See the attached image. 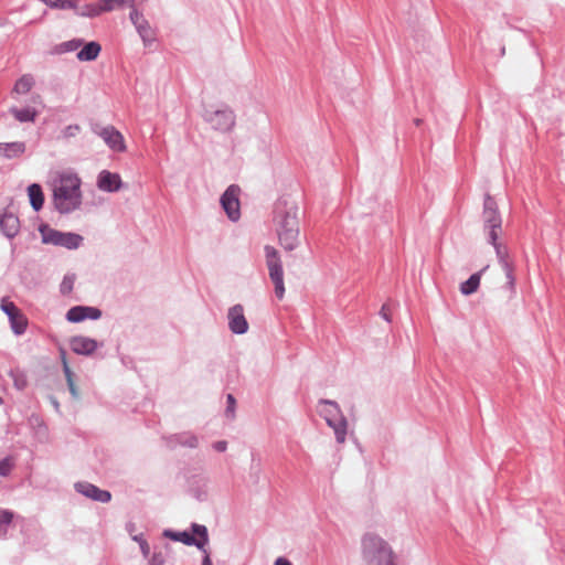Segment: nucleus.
Listing matches in <instances>:
<instances>
[{
    "label": "nucleus",
    "mask_w": 565,
    "mask_h": 565,
    "mask_svg": "<svg viewBox=\"0 0 565 565\" xmlns=\"http://www.w3.org/2000/svg\"><path fill=\"white\" fill-rule=\"evenodd\" d=\"M483 231L489 243L493 245L501 266L502 276L495 279V285L500 289L513 292L515 289L514 263L508 247L499 242L502 235V218L495 201L490 195H486L483 204Z\"/></svg>",
    "instance_id": "f257e3e1"
},
{
    "label": "nucleus",
    "mask_w": 565,
    "mask_h": 565,
    "mask_svg": "<svg viewBox=\"0 0 565 565\" xmlns=\"http://www.w3.org/2000/svg\"><path fill=\"white\" fill-rule=\"evenodd\" d=\"M363 557L369 565H394L391 547L374 534H366L362 541Z\"/></svg>",
    "instance_id": "f03ea898"
},
{
    "label": "nucleus",
    "mask_w": 565,
    "mask_h": 565,
    "mask_svg": "<svg viewBox=\"0 0 565 565\" xmlns=\"http://www.w3.org/2000/svg\"><path fill=\"white\" fill-rule=\"evenodd\" d=\"M318 412L326 419L328 426L333 429L337 441L343 444L347 438L348 422L341 414L338 404L332 401H321Z\"/></svg>",
    "instance_id": "7ed1b4c3"
},
{
    "label": "nucleus",
    "mask_w": 565,
    "mask_h": 565,
    "mask_svg": "<svg viewBox=\"0 0 565 565\" xmlns=\"http://www.w3.org/2000/svg\"><path fill=\"white\" fill-rule=\"evenodd\" d=\"M266 266L271 282L275 286V295L282 299L285 295L284 270L278 250L273 246H265Z\"/></svg>",
    "instance_id": "20e7f679"
},
{
    "label": "nucleus",
    "mask_w": 565,
    "mask_h": 565,
    "mask_svg": "<svg viewBox=\"0 0 565 565\" xmlns=\"http://www.w3.org/2000/svg\"><path fill=\"white\" fill-rule=\"evenodd\" d=\"M299 225L296 213L287 212L279 221L278 238L286 250H292L298 245Z\"/></svg>",
    "instance_id": "39448f33"
},
{
    "label": "nucleus",
    "mask_w": 565,
    "mask_h": 565,
    "mask_svg": "<svg viewBox=\"0 0 565 565\" xmlns=\"http://www.w3.org/2000/svg\"><path fill=\"white\" fill-rule=\"evenodd\" d=\"M54 206L61 213L71 211V177L61 174L52 180Z\"/></svg>",
    "instance_id": "423d86ee"
},
{
    "label": "nucleus",
    "mask_w": 565,
    "mask_h": 565,
    "mask_svg": "<svg viewBox=\"0 0 565 565\" xmlns=\"http://www.w3.org/2000/svg\"><path fill=\"white\" fill-rule=\"evenodd\" d=\"M143 1L145 0H100L98 3L84 7L79 14L85 17H96L103 12H109L124 6H128L134 9Z\"/></svg>",
    "instance_id": "0eeeda50"
},
{
    "label": "nucleus",
    "mask_w": 565,
    "mask_h": 565,
    "mask_svg": "<svg viewBox=\"0 0 565 565\" xmlns=\"http://www.w3.org/2000/svg\"><path fill=\"white\" fill-rule=\"evenodd\" d=\"M1 310L9 317L11 328L15 334H21L26 328V318L20 309L9 299L3 298L0 305Z\"/></svg>",
    "instance_id": "6e6552de"
},
{
    "label": "nucleus",
    "mask_w": 565,
    "mask_h": 565,
    "mask_svg": "<svg viewBox=\"0 0 565 565\" xmlns=\"http://www.w3.org/2000/svg\"><path fill=\"white\" fill-rule=\"evenodd\" d=\"M206 120L220 131H228L235 125L234 113L228 107L207 113Z\"/></svg>",
    "instance_id": "1a4fd4ad"
},
{
    "label": "nucleus",
    "mask_w": 565,
    "mask_h": 565,
    "mask_svg": "<svg viewBox=\"0 0 565 565\" xmlns=\"http://www.w3.org/2000/svg\"><path fill=\"white\" fill-rule=\"evenodd\" d=\"M239 188L231 185L221 198V204L232 221L238 220L239 213Z\"/></svg>",
    "instance_id": "9d476101"
},
{
    "label": "nucleus",
    "mask_w": 565,
    "mask_h": 565,
    "mask_svg": "<svg viewBox=\"0 0 565 565\" xmlns=\"http://www.w3.org/2000/svg\"><path fill=\"white\" fill-rule=\"evenodd\" d=\"M39 232L41 234L43 244H51L55 246H63L66 248H71V234L62 233L56 231L49 225H41L39 227Z\"/></svg>",
    "instance_id": "9b49d317"
},
{
    "label": "nucleus",
    "mask_w": 565,
    "mask_h": 565,
    "mask_svg": "<svg viewBox=\"0 0 565 565\" xmlns=\"http://www.w3.org/2000/svg\"><path fill=\"white\" fill-rule=\"evenodd\" d=\"M130 20L136 26L139 35L141 36L145 45H150L156 40L154 30L150 26L148 21L135 8L130 13Z\"/></svg>",
    "instance_id": "f8f14e48"
},
{
    "label": "nucleus",
    "mask_w": 565,
    "mask_h": 565,
    "mask_svg": "<svg viewBox=\"0 0 565 565\" xmlns=\"http://www.w3.org/2000/svg\"><path fill=\"white\" fill-rule=\"evenodd\" d=\"M228 327L233 333L243 334L248 330V322L244 316V309L241 305H235L230 308L228 313Z\"/></svg>",
    "instance_id": "ddd939ff"
},
{
    "label": "nucleus",
    "mask_w": 565,
    "mask_h": 565,
    "mask_svg": "<svg viewBox=\"0 0 565 565\" xmlns=\"http://www.w3.org/2000/svg\"><path fill=\"white\" fill-rule=\"evenodd\" d=\"M77 492L98 502L107 503L111 500L109 491L102 490L88 482H78L75 484Z\"/></svg>",
    "instance_id": "4468645a"
},
{
    "label": "nucleus",
    "mask_w": 565,
    "mask_h": 565,
    "mask_svg": "<svg viewBox=\"0 0 565 565\" xmlns=\"http://www.w3.org/2000/svg\"><path fill=\"white\" fill-rule=\"evenodd\" d=\"M100 137L111 150L117 152H124L126 150L124 136L113 126L105 127L100 131Z\"/></svg>",
    "instance_id": "2eb2a0df"
},
{
    "label": "nucleus",
    "mask_w": 565,
    "mask_h": 565,
    "mask_svg": "<svg viewBox=\"0 0 565 565\" xmlns=\"http://www.w3.org/2000/svg\"><path fill=\"white\" fill-rule=\"evenodd\" d=\"M121 178L118 173L103 170L97 179V186L105 192H116L121 188Z\"/></svg>",
    "instance_id": "dca6fc26"
},
{
    "label": "nucleus",
    "mask_w": 565,
    "mask_h": 565,
    "mask_svg": "<svg viewBox=\"0 0 565 565\" xmlns=\"http://www.w3.org/2000/svg\"><path fill=\"white\" fill-rule=\"evenodd\" d=\"M0 230L7 237H14L20 230L19 218L12 213L0 214Z\"/></svg>",
    "instance_id": "f3484780"
},
{
    "label": "nucleus",
    "mask_w": 565,
    "mask_h": 565,
    "mask_svg": "<svg viewBox=\"0 0 565 565\" xmlns=\"http://www.w3.org/2000/svg\"><path fill=\"white\" fill-rule=\"evenodd\" d=\"M34 77L30 74L22 75L14 84L11 92L13 98L19 99V96L28 94L34 86Z\"/></svg>",
    "instance_id": "a211bd4d"
},
{
    "label": "nucleus",
    "mask_w": 565,
    "mask_h": 565,
    "mask_svg": "<svg viewBox=\"0 0 565 565\" xmlns=\"http://www.w3.org/2000/svg\"><path fill=\"white\" fill-rule=\"evenodd\" d=\"M100 51H102L100 44L95 41H92V42L84 44L82 50H79L77 52L76 57L81 62L94 61L98 57Z\"/></svg>",
    "instance_id": "6ab92c4d"
},
{
    "label": "nucleus",
    "mask_w": 565,
    "mask_h": 565,
    "mask_svg": "<svg viewBox=\"0 0 565 565\" xmlns=\"http://www.w3.org/2000/svg\"><path fill=\"white\" fill-rule=\"evenodd\" d=\"M97 348V342L85 337H73V352L78 354H90Z\"/></svg>",
    "instance_id": "aec40b11"
},
{
    "label": "nucleus",
    "mask_w": 565,
    "mask_h": 565,
    "mask_svg": "<svg viewBox=\"0 0 565 565\" xmlns=\"http://www.w3.org/2000/svg\"><path fill=\"white\" fill-rule=\"evenodd\" d=\"M25 151V145L23 142H8L0 143V157L6 159H13L22 156Z\"/></svg>",
    "instance_id": "412c9836"
},
{
    "label": "nucleus",
    "mask_w": 565,
    "mask_h": 565,
    "mask_svg": "<svg viewBox=\"0 0 565 565\" xmlns=\"http://www.w3.org/2000/svg\"><path fill=\"white\" fill-rule=\"evenodd\" d=\"M100 316V310L94 307H73V322H79L85 319H98Z\"/></svg>",
    "instance_id": "4be33fe9"
},
{
    "label": "nucleus",
    "mask_w": 565,
    "mask_h": 565,
    "mask_svg": "<svg viewBox=\"0 0 565 565\" xmlns=\"http://www.w3.org/2000/svg\"><path fill=\"white\" fill-rule=\"evenodd\" d=\"M9 111L20 122H33L38 116V110L33 106L11 107Z\"/></svg>",
    "instance_id": "5701e85b"
},
{
    "label": "nucleus",
    "mask_w": 565,
    "mask_h": 565,
    "mask_svg": "<svg viewBox=\"0 0 565 565\" xmlns=\"http://www.w3.org/2000/svg\"><path fill=\"white\" fill-rule=\"evenodd\" d=\"M489 268L483 267L480 271L472 274L466 281L460 285V291L462 295H471L476 292L480 286L481 275Z\"/></svg>",
    "instance_id": "b1692460"
},
{
    "label": "nucleus",
    "mask_w": 565,
    "mask_h": 565,
    "mask_svg": "<svg viewBox=\"0 0 565 565\" xmlns=\"http://www.w3.org/2000/svg\"><path fill=\"white\" fill-rule=\"evenodd\" d=\"M28 195H29L30 204L33 207V210L40 211L44 203V195L42 192V188L36 183L29 185Z\"/></svg>",
    "instance_id": "393cba45"
},
{
    "label": "nucleus",
    "mask_w": 565,
    "mask_h": 565,
    "mask_svg": "<svg viewBox=\"0 0 565 565\" xmlns=\"http://www.w3.org/2000/svg\"><path fill=\"white\" fill-rule=\"evenodd\" d=\"M164 535L173 541L182 542L185 545H195V536L188 532L166 531Z\"/></svg>",
    "instance_id": "a878e982"
},
{
    "label": "nucleus",
    "mask_w": 565,
    "mask_h": 565,
    "mask_svg": "<svg viewBox=\"0 0 565 565\" xmlns=\"http://www.w3.org/2000/svg\"><path fill=\"white\" fill-rule=\"evenodd\" d=\"M193 534L199 536V539H195V545L204 551V545L207 543V530L204 525L193 524L192 526Z\"/></svg>",
    "instance_id": "bb28decb"
},
{
    "label": "nucleus",
    "mask_w": 565,
    "mask_h": 565,
    "mask_svg": "<svg viewBox=\"0 0 565 565\" xmlns=\"http://www.w3.org/2000/svg\"><path fill=\"white\" fill-rule=\"evenodd\" d=\"M10 376L12 377L13 384L18 390H23L26 386L28 382L24 373L19 371H11Z\"/></svg>",
    "instance_id": "cd10ccee"
},
{
    "label": "nucleus",
    "mask_w": 565,
    "mask_h": 565,
    "mask_svg": "<svg viewBox=\"0 0 565 565\" xmlns=\"http://www.w3.org/2000/svg\"><path fill=\"white\" fill-rule=\"evenodd\" d=\"M13 463L9 458L0 461V476L7 477L12 470Z\"/></svg>",
    "instance_id": "c85d7f7f"
},
{
    "label": "nucleus",
    "mask_w": 565,
    "mask_h": 565,
    "mask_svg": "<svg viewBox=\"0 0 565 565\" xmlns=\"http://www.w3.org/2000/svg\"><path fill=\"white\" fill-rule=\"evenodd\" d=\"M71 51V42H63L51 50V54H62Z\"/></svg>",
    "instance_id": "c756f323"
},
{
    "label": "nucleus",
    "mask_w": 565,
    "mask_h": 565,
    "mask_svg": "<svg viewBox=\"0 0 565 565\" xmlns=\"http://www.w3.org/2000/svg\"><path fill=\"white\" fill-rule=\"evenodd\" d=\"M61 358H62V361H63V366H64V373H65L66 381H67L68 385H71V369H70L68 363H67L66 351L63 350V349H61Z\"/></svg>",
    "instance_id": "7c9ffc66"
},
{
    "label": "nucleus",
    "mask_w": 565,
    "mask_h": 565,
    "mask_svg": "<svg viewBox=\"0 0 565 565\" xmlns=\"http://www.w3.org/2000/svg\"><path fill=\"white\" fill-rule=\"evenodd\" d=\"M13 519V513L9 510H0V523L9 524Z\"/></svg>",
    "instance_id": "2f4dec72"
},
{
    "label": "nucleus",
    "mask_w": 565,
    "mask_h": 565,
    "mask_svg": "<svg viewBox=\"0 0 565 565\" xmlns=\"http://www.w3.org/2000/svg\"><path fill=\"white\" fill-rule=\"evenodd\" d=\"M61 291L64 295H67L71 292V282L68 281L67 277H65L61 284Z\"/></svg>",
    "instance_id": "473e14b6"
},
{
    "label": "nucleus",
    "mask_w": 565,
    "mask_h": 565,
    "mask_svg": "<svg viewBox=\"0 0 565 565\" xmlns=\"http://www.w3.org/2000/svg\"><path fill=\"white\" fill-rule=\"evenodd\" d=\"M72 193H73V209H75L78 204V196H79V193H78V186L77 184H75L73 182V190H72Z\"/></svg>",
    "instance_id": "72a5a7b5"
},
{
    "label": "nucleus",
    "mask_w": 565,
    "mask_h": 565,
    "mask_svg": "<svg viewBox=\"0 0 565 565\" xmlns=\"http://www.w3.org/2000/svg\"><path fill=\"white\" fill-rule=\"evenodd\" d=\"M227 412H231L232 414L234 413V407H235V398L232 394H228L227 395Z\"/></svg>",
    "instance_id": "f704fd0d"
},
{
    "label": "nucleus",
    "mask_w": 565,
    "mask_h": 565,
    "mask_svg": "<svg viewBox=\"0 0 565 565\" xmlns=\"http://www.w3.org/2000/svg\"><path fill=\"white\" fill-rule=\"evenodd\" d=\"M226 447H227V444L226 441H217L213 445V448L216 450V451H225L226 450Z\"/></svg>",
    "instance_id": "c9c22d12"
},
{
    "label": "nucleus",
    "mask_w": 565,
    "mask_h": 565,
    "mask_svg": "<svg viewBox=\"0 0 565 565\" xmlns=\"http://www.w3.org/2000/svg\"><path fill=\"white\" fill-rule=\"evenodd\" d=\"M381 315L382 317L386 320V321H391V316L388 313V307L386 305H384L381 309Z\"/></svg>",
    "instance_id": "e433bc0d"
},
{
    "label": "nucleus",
    "mask_w": 565,
    "mask_h": 565,
    "mask_svg": "<svg viewBox=\"0 0 565 565\" xmlns=\"http://www.w3.org/2000/svg\"><path fill=\"white\" fill-rule=\"evenodd\" d=\"M83 237L76 234H73V249L77 248L79 244L82 243Z\"/></svg>",
    "instance_id": "4c0bfd02"
},
{
    "label": "nucleus",
    "mask_w": 565,
    "mask_h": 565,
    "mask_svg": "<svg viewBox=\"0 0 565 565\" xmlns=\"http://www.w3.org/2000/svg\"><path fill=\"white\" fill-rule=\"evenodd\" d=\"M204 557H203V561H202V565H213L212 563V559L209 555V553L204 550Z\"/></svg>",
    "instance_id": "58836bf2"
},
{
    "label": "nucleus",
    "mask_w": 565,
    "mask_h": 565,
    "mask_svg": "<svg viewBox=\"0 0 565 565\" xmlns=\"http://www.w3.org/2000/svg\"><path fill=\"white\" fill-rule=\"evenodd\" d=\"M275 565H292V564L285 557H278L275 561Z\"/></svg>",
    "instance_id": "ea45409f"
},
{
    "label": "nucleus",
    "mask_w": 565,
    "mask_h": 565,
    "mask_svg": "<svg viewBox=\"0 0 565 565\" xmlns=\"http://www.w3.org/2000/svg\"><path fill=\"white\" fill-rule=\"evenodd\" d=\"M163 561L159 559L158 556H153L152 565H162Z\"/></svg>",
    "instance_id": "a19ab883"
},
{
    "label": "nucleus",
    "mask_w": 565,
    "mask_h": 565,
    "mask_svg": "<svg viewBox=\"0 0 565 565\" xmlns=\"http://www.w3.org/2000/svg\"><path fill=\"white\" fill-rule=\"evenodd\" d=\"M189 445L191 447H196L198 445V438L196 437H191V440H189Z\"/></svg>",
    "instance_id": "79ce46f5"
},
{
    "label": "nucleus",
    "mask_w": 565,
    "mask_h": 565,
    "mask_svg": "<svg viewBox=\"0 0 565 565\" xmlns=\"http://www.w3.org/2000/svg\"><path fill=\"white\" fill-rule=\"evenodd\" d=\"M82 44V41H74L72 42L73 50H76Z\"/></svg>",
    "instance_id": "37998d69"
},
{
    "label": "nucleus",
    "mask_w": 565,
    "mask_h": 565,
    "mask_svg": "<svg viewBox=\"0 0 565 565\" xmlns=\"http://www.w3.org/2000/svg\"><path fill=\"white\" fill-rule=\"evenodd\" d=\"M31 100H32L33 104H39L40 103V96L39 95L32 96Z\"/></svg>",
    "instance_id": "c03bdc74"
},
{
    "label": "nucleus",
    "mask_w": 565,
    "mask_h": 565,
    "mask_svg": "<svg viewBox=\"0 0 565 565\" xmlns=\"http://www.w3.org/2000/svg\"><path fill=\"white\" fill-rule=\"evenodd\" d=\"M65 318L67 321H71V309L65 313Z\"/></svg>",
    "instance_id": "a18cd8bd"
},
{
    "label": "nucleus",
    "mask_w": 565,
    "mask_h": 565,
    "mask_svg": "<svg viewBox=\"0 0 565 565\" xmlns=\"http://www.w3.org/2000/svg\"><path fill=\"white\" fill-rule=\"evenodd\" d=\"M3 403V399L0 397V405Z\"/></svg>",
    "instance_id": "49530a36"
}]
</instances>
